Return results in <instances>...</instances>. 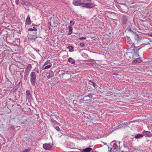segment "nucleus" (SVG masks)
<instances>
[{
	"instance_id": "12",
	"label": "nucleus",
	"mask_w": 152,
	"mask_h": 152,
	"mask_svg": "<svg viewBox=\"0 0 152 152\" xmlns=\"http://www.w3.org/2000/svg\"><path fill=\"white\" fill-rule=\"evenodd\" d=\"M92 150V148L90 147H88L83 149L82 152H90Z\"/></svg>"
},
{
	"instance_id": "42",
	"label": "nucleus",
	"mask_w": 152,
	"mask_h": 152,
	"mask_svg": "<svg viewBox=\"0 0 152 152\" xmlns=\"http://www.w3.org/2000/svg\"><path fill=\"white\" fill-rule=\"evenodd\" d=\"M137 37L136 39H137V38H138V39H139V37L137 35Z\"/></svg>"
},
{
	"instance_id": "9",
	"label": "nucleus",
	"mask_w": 152,
	"mask_h": 152,
	"mask_svg": "<svg viewBox=\"0 0 152 152\" xmlns=\"http://www.w3.org/2000/svg\"><path fill=\"white\" fill-rule=\"evenodd\" d=\"M127 20L128 19L127 16L126 15H123L122 19V24L124 25L126 24L127 22Z\"/></svg>"
},
{
	"instance_id": "3",
	"label": "nucleus",
	"mask_w": 152,
	"mask_h": 152,
	"mask_svg": "<svg viewBox=\"0 0 152 152\" xmlns=\"http://www.w3.org/2000/svg\"><path fill=\"white\" fill-rule=\"evenodd\" d=\"M108 151L109 152H121L120 147L119 148H118V145L115 143L113 144L112 147L110 148V150H109Z\"/></svg>"
},
{
	"instance_id": "32",
	"label": "nucleus",
	"mask_w": 152,
	"mask_h": 152,
	"mask_svg": "<svg viewBox=\"0 0 152 152\" xmlns=\"http://www.w3.org/2000/svg\"><path fill=\"white\" fill-rule=\"evenodd\" d=\"M70 24L71 26H73L74 24V23L72 21V20H71L69 23Z\"/></svg>"
},
{
	"instance_id": "38",
	"label": "nucleus",
	"mask_w": 152,
	"mask_h": 152,
	"mask_svg": "<svg viewBox=\"0 0 152 152\" xmlns=\"http://www.w3.org/2000/svg\"><path fill=\"white\" fill-rule=\"evenodd\" d=\"M129 31H130L132 32H133V31H132L131 28L130 27L128 29Z\"/></svg>"
},
{
	"instance_id": "21",
	"label": "nucleus",
	"mask_w": 152,
	"mask_h": 152,
	"mask_svg": "<svg viewBox=\"0 0 152 152\" xmlns=\"http://www.w3.org/2000/svg\"><path fill=\"white\" fill-rule=\"evenodd\" d=\"M139 57L136 58L137 59H135L133 60V62L134 63H135V62H137L140 63L141 61V60L138 58Z\"/></svg>"
},
{
	"instance_id": "41",
	"label": "nucleus",
	"mask_w": 152,
	"mask_h": 152,
	"mask_svg": "<svg viewBox=\"0 0 152 152\" xmlns=\"http://www.w3.org/2000/svg\"><path fill=\"white\" fill-rule=\"evenodd\" d=\"M90 101V102H91V100L90 99H89V100H86V101Z\"/></svg>"
},
{
	"instance_id": "48",
	"label": "nucleus",
	"mask_w": 152,
	"mask_h": 152,
	"mask_svg": "<svg viewBox=\"0 0 152 152\" xmlns=\"http://www.w3.org/2000/svg\"><path fill=\"white\" fill-rule=\"evenodd\" d=\"M148 45V44H145V45Z\"/></svg>"
},
{
	"instance_id": "2",
	"label": "nucleus",
	"mask_w": 152,
	"mask_h": 152,
	"mask_svg": "<svg viewBox=\"0 0 152 152\" xmlns=\"http://www.w3.org/2000/svg\"><path fill=\"white\" fill-rule=\"evenodd\" d=\"M30 80L31 84L33 86H34L36 83V76L34 72H31L30 74Z\"/></svg>"
},
{
	"instance_id": "30",
	"label": "nucleus",
	"mask_w": 152,
	"mask_h": 152,
	"mask_svg": "<svg viewBox=\"0 0 152 152\" xmlns=\"http://www.w3.org/2000/svg\"><path fill=\"white\" fill-rule=\"evenodd\" d=\"M55 129L57 131H60V128L58 126H57L55 127Z\"/></svg>"
},
{
	"instance_id": "33",
	"label": "nucleus",
	"mask_w": 152,
	"mask_h": 152,
	"mask_svg": "<svg viewBox=\"0 0 152 152\" xmlns=\"http://www.w3.org/2000/svg\"><path fill=\"white\" fill-rule=\"evenodd\" d=\"M91 85H92L94 87H95L96 85V83L94 82H92V84H91Z\"/></svg>"
},
{
	"instance_id": "23",
	"label": "nucleus",
	"mask_w": 152,
	"mask_h": 152,
	"mask_svg": "<svg viewBox=\"0 0 152 152\" xmlns=\"http://www.w3.org/2000/svg\"><path fill=\"white\" fill-rule=\"evenodd\" d=\"M28 75L24 74V75L23 79L24 80L26 81L27 80L28 76Z\"/></svg>"
},
{
	"instance_id": "13",
	"label": "nucleus",
	"mask_w": 152,
	"mask_h": 152,
	"mask_svg": "<svg viewBox=\"0 0 152 152\" xmlns=\"http://www.w3.org/2000/svg\"><path fill=\"white\" fill-rule=\"evenodd\" d=\"M68 61L71 64H75V60L71 58L68 59Z\"/></svg>"
},
{
	"instance_id": "37",
	"label": "nucleus",
	"mask_w": 152,
	"mask_h": 152,
	"mask_svg": "<svg viewBox=\"0 0 152 152\" xmlns=\"http://www.w3.org/2000/svg\"><path fill=\"white\" fill-rule=\"evenodd\" d=\"M33 30L34 31H37V29L35 27H33Z\"/></svg>"
},
{
	"instance_id": "14",
	"label": "nucleus",
	"mask_w": 152,
	"mask_h": 152,
	"mask_svg": "<svg viewBox=\"0 0 152 152\" xmlns=\"http://www.w3.org/2000/svg\"><path fill=\"white\" fill-rule=\"evenodd\" d=\"M21 4L23 6L25 5L27 6L30 4V3L28 2L25 1H22Z\"/></svg>"
},
{
	"instance_id": "4",
	"label": "nucleus",
	"mask_w": 152,
	"mask_h": 152,
	"mask_svg": "<svg viewBox=\"0 0 152 152\" xmlns=\"http://www.w3.org/2000/svg\"><path fill=\"white\" fill-rule=\"evenodd\" d=\"M39 36V34H37V33L35 32L34 33V34L33 35H32L31 34H28L27 36L28 38V40L30 41H32L35 40L36 38H38Z\"/></svg>"
},
{
	"instance_id": "49",
	"label": "nucleus",
	"mask_w": 152,
	"mask_h": 152,
	"mask_svg": "<svg viewBox=\"0 0 152 152\" xmlns=\"http://www.w3.org/2000/svg\"><path fill=\"white\" fill-rule=\"evenodd\" d=\"M151 35H152V34H151Z\"/></svg>"
},
{
	"instance_id": "45",
	"label": "nucleus",
	"mask_w": 152,
	"mask_h": 152,
	"mask_svg": "<svg viewBox=\"0 0 152 152\" xmlns=\"http://www.w3.org/2000/svg\"><path fill=\"white\" fill-rule=\"evenodd\" d=\"M91 0H87L88 1H90Z\"/></svg>"
},
{
	"instance_id": "29",
	"label": "nucleus",
	"mask_w": 152,
	"mask_h": 152,
	"mask_svg": "<svg viewBox=\"0 0 152 152\" xmlns=\"http://www.w3.org/2000/svg\"><path fill=\"white\" fill-rule=\"evenodd\" d=\"M78 39L80 40H82V39H86V37H79L78 38Z\"/></svg>"
},
{
	"instance_id": "10",
	"label": "nucleus",
	"mask_w": 152,
	"mask_h": 152,
	"mask_svg": "<svg viewBox=\"0 0 152 152\" xmlns=\"http://www.w3.org/2000/svg\"><path fill=\"white\" fill-rule=\"evenodd\" d=\"M31 21L30 19L29 15H28L27 17L25 23L28 25H29L31 24Z\"/></svg>"
},
{
	"instance_id": "11",
	"label": "nucleus",
	"mask_w": 152,
	"mask_h": 152,
	"mask_svg": "<svg viewBox=\"0 0 152 152\" xmlns=\"http://www.w3.org/2000/svg\"><path fill=\"white\" fill-rule=\"evenodd\" d=\"M26 94L28 97L29 99L32 98V96L31 94V91H30L27 90L26 91Z\"/></svg>"
},
{
	"instance_id": "39",
	"label": "nucleus",
	"mask_w": 152,
	"mask_h": 152,
	"mask_svg": "<svg viewBox=\"0 0 152 152\" xmlns=\"http://www.w3.org/2000/svg\"><path fill=\"white\" fill-rule=\"evenodd\" d=\"M39 25H34V24H33L31 26H35L37 27V26H39Z\"/></svg>"
},
{
	"instance_id": "22",
	"label": "nucleus",
	"mask_w": 152,
	"mask_h": 152,
	"mask_svg": "<svg viewBox=\"0 0 152 152\" xmlns=\"http://www.w3.org/2000/svg\"><path fill=\"white\" fill-rule=\"evenodd\" d=\"M94 95L93 94H88V95L85 96L84 98H86L87 97H89V98L92 99L93 98V95Z\"/></svg>"
},
{
	"instance_id": "40",
	"label": "nucleus",
	"mask_w": 152,
	"mask_h": 152,
	"mask_svg": "<svg viewBox=\"0 0 152 152\" xmlns=\"http://www.w3.org/2000/svg\"><path fill=\"white\" fill-rule=\"evenodd\" d=\"M34 50H35V51H36L37 52H39V50H38V49H34Z\"/></svg>"
},
{
	"instance_id": "31",
	"label": "nucleus",
	"mask_w": 152,
	"mask_h": 152,
	"mask_svg": "<svg viewBox=\"0 0 152 152\" xmlns=\"http://www.w3.org/2000/svg\"><path fill=\"white\" fill-rule=\"evenodd\" d=\"M80 45L81 46L83 47H84L85 45L84 43L82 42V43H81L80 44Z\"/></svg>"
},
{
	"instance_id": "18",
	"label": "nucleus",
	"mask_w": 152,
	"mask_h": 152,
	"mask_svg": "<svg viewBox=\"0 0 152 152\" xmlns=\"http://www.w3.org/2000/svg\"><path fill=\"white\" fill-rule=\"evenodd\" d=\"M143 137L142 134H138L135 136V137L136 139H139Z\"/></svg>"
},
{
	"instance_id": "34",
	"label": "nucleus",
	"mask_w": 152,
	"mask_h": 152,
	"mask_svg": "<svg viewBox=\"0 0 152 152\" xmlns=\"http://www.w3.org/2000/svg\"><path fill=\"white\" fill-rule=\"evenodd\" d=\"M19 1V0H16V1H15V2L16 4L17 5H18L19 4V3H18Z\"/></svg>"
},
{
	"instance_id": "15",
	"label": "nucleus",
	"mask_w": 152,
	"mask_h": 152,
	"mask_svg": "<svg viewBox=\"0 0 152 152\" xmlns=\"http://www.w3.org/2000/svg\"><path fill=\"white\" fill-rule=\"evenodd\" d=\"M53 76V72L52 71L50 70V71L49 75L47 76L48 78H50Z\"/></svg>"
},
{
	"instance_id": "25",
	"label": "nucleus",
	"mask_w": 152,
	"mask_h": 152,
	"mask_svg": "<svg viewBox=\"0 0 152 152\" xmlns=\"http://www.w3.org/2000/svg\"><path fill=\"white\" fill-rule=\"evenodd\" d=\"M30 71L29 70L26 69L25 70V73H24V74L29 75Z\"/></svg>"
},
{
	"instance_id": "26",
	"label": "nucleus",
	"mask_w": 152,
	"mask_h": 152,
	"mask_svg": "<svg viewBox=\"0 0 152 152\" xmlns=\"http://www.w3.org/2000/svg\"><path fill=\"white\" fill-rule=\"evenodd\" d=\"M50 60H48L44 64L43 66H45L46 65H47L48 64H49L50 62Z\"/></svg>"
},
{
	"instance_id": "20",
	"label": "nucleus",
	"mask_w": 152,
	"mask_h": 152,
	"mask_svg": "<svg viewBox=\"0 0 152 152\" xmlns=\"http://www.w3.org/2000/svg\"><path fill=\"white\" fill-rule=\"evenodd\" d=\"M31 68H32L31 65L30 64H29L27 66L26 69L28 70H29L30 71H31Z\"/></svg>"
},
{
	"instance_id": "46",
	"label": "nucleus",
	"mask_w": 152,
	"mask_h": 152,
	"mask_svg": "<svg viewBox=\"0 0 152 152\" xmlns=\"http://www.w3.org/2000/svg\"><path fill=\"white\" fill-rule=\"evenodd\" d=\"M129 42H131V41H129Z\"/></svg>"
},
{
	"instance_id": "1",
	"label": "nucleus",
	"mask_w": 152,
	"mask_h": 152,
	"mask_svg": "<svg viewBox=\"0 0 152 152\" xmlns=\"http://www.w3.org/2000/svg\"><path fill=\"white\" fill-rule=\"evenodd\" d=\"M142 47H141L137 49V47H135L133 49L129 48L128 51L125 53L124 56L127 59L131 60L139 57L137 52Z\"/></svg>"
},
{
	"instance_id": "19",
	"label": "nucleus",
	"mask_w": 152,
	"mask_h": 152,
	"mask_svg": "<svg viewBox=\"0 0 152 152\" xmlns=\"http://www.w3.org/2000/svg\"><path fill=\"white\" fill-rule=\"evenodd\" d=\"M67 48L69 49V51L70 52H72L74 50V47L70 46L67 47Z\"/></svg>"
},
{
	"instance_id": "5",
	"label": "nucleus",
	"mask_w": 152,
	"mask_h": 152,
	"mask_svg": "<svg viewBox=\"0 0 152 152\" xmlns=\"http://www.w3.org/2000/svg\"><path fill=\"white\" fill-rule=\"evenodd\" d=\"M82 6L87 8H91L94 7V5L90 3H82Z\"/></svg>"
},
{
	"instance_id": "16",
	"label": "nucleus",
	"mask_w": 152,
	"mask_h": 152,
	"mask_svg": "<svg viewBox=\"0 0 152 152\" xmlns=\"http://www.w3.org/2000/svg\"><path fill=\"white\" fill-rule=\"evenodd\" d=\"M67 147L69 148L74 149L75 148V145L72 142L70 143V145H68Z\"/></svg>"
},
{
	"instance_id": "35",
	"label": "nucleus",
	"mask_w": 152,
	"mask_h": 152,
	"mask_svg": "<svg viewBox=\"0 0 152 152\" xmlns=\"http://www.w3.org/2000/svg\"><path fill=\"white\" fill-rule=\"evenodd\" d=\"M127 124V122H124V123L123 124H120L119 125V126H120V125H121L122 126V125H126V124Z\"/></svg>"
},
{
	"instance_id": "44",
	"label": "nucleus",
	"mask_w": 152,
	"mask_h": 152,
	"mask_svg": "<svg viewBox=\"0 0 152 152\" xmlns=\"http://www.w3.org/2000/svg\"><path fill=\"white\" fill-rule=\"evenodd\" d=\"M104 145H107V143H105H105H104Z\"/></svg>"
},
{
	"instance_id": "17",
	"label": "nucleus",
	"mask_w": 152,
	"mask_h": 152,
	"mask_svg": "<svg viewBox=\"0 0 152 152\" xmlns=\"http://www.w3.org/2000/svg\"><path fill=\"white\" fill-rule=\"evenodd\" d=\"M68 28L69 29V32L68 33V34L70 35L72 32V27L71 26H69Z\"/></svg>"
},
{
	"instance_id": "47",
	"label": "nucleus",
	"mask_w": 152,
	"mask_h": 152,
	"mask_svg": "<svg viewBox=\"0 0 152 152\" xmlns=\"http://www.w3.org/2000/svg\"><path fill=\"white\" fill-rule=\"evenodd\" d=\"M108 148L109 149V147L108 146Z\"/></svg>"
},
{
	"instance_id": "27",
	"label": "nucleus",
	"mask_w": 152,
	"mask_h": 152,
	"mask_svg": "<svg viewBox=\"0 0 152 152\" xmlns=\"http://www.w3.org/2000/svg\"><path fill=\"white\" fill-rule=\"evenodd\" d=\"M35 72L37 73H39V69L38 68H35L33 70Z\"/></svg>"
},
{
	"instance_id": "8",
	"label": "nucleus",
	"mask_w": 152,
	"mask_h": 152,
	"mask_svg": "<svg viewBox=\"0 0 152 152\" xmlns=\"http://www.w3.org/2000/svg\"><path fill=\"white\" fill-rule=\"evenodd\" d=\"M82 3L80 0H74L73 2V4L75 6H78L82 4Z\"/></svg>"
},
{
	"instance_id": "6",
	"label": "nucleus",
	"mask_w": 152,
	"mask_h": 152,
	"mask_svg": "<svg viewBox=\"0 0 152 152\" xmlns=\"http://www.w3.org/2000/svg\"><path fill=\"white\" fill-rule=\"evenodd\" d=\"M143 137L144 136L147 137H150L152 136V134L150 132L144 131L142 132Z\"/></svg>"
},
{
	"instance_id": "24",
	"label": "nucleus",
	"mask_w": 152,
	"mask_h": 152,
	"mask_svg": "<svg viewBox=\"0 0 152 152\" xmlns=\"http://www.w3.org/2000/svg\"><path fill=\"white\" fill-rule=\"evenodd\" d=\"M51 66H52V64H50V65H48V66H46L43 69L44 70V69H47L48 68H49L51 67Z\"/></svg>"
},
{
	"instance_id": "7",
	"label": "nucleus",
	"mask_w": 152,
	"mask_h": 152,
	"mask_svg": "<svg viewBox=\"0 0 152 152\" xmlns=\"http://www.w3.org/2000/svg\"><path fill=\"white\" fill-rule=\"evenodd\" d=\"M43 148L45 149H49L52 147V145L50 143L44 144L43 145Z\"/></svg>"
},
{
	"instance_id": "36",
	"label": "nucleus",
	"mask_w": 152,
	"mask_h": 152,
	"mask_svg": "<svg viewBox=\"0 0 152 152\" xmlns=\"http://www.w3.org/2000/svg\"><path fill=\"white\" fill-rule=\"evenodd\" d=\"M28 30L30 31H33V28H29L28 29Z\"/></svg>"
},
{
	"instance_id": "28",
	"label": "nucleus",
	"mask_w": 152,
	"mask_h": 152,
	"mask_svg": "<svg viewBox=\"0 0 152 152\" xmlns=\"http://www.w3.org/2000/svg\"><path fill=\"white\" fill-rule=\"evenodd\" d=\"M50 121L51 123H56L57 122H56V121L55 120H54V119L51 118L50 120Z\"/></svg>"
},
{
	"instance_id": "43",
	"label": "nucleus",
	"mask_w": 152,
	"mask_h": 152,
	"mask_svg": "<svg viewBox=\"0 0 152 152\" xmlns=\"http://www.w3.org/2000/svg\"><path fill=\"white\" fill-rule=\"evenodd\" d=\"M89 82H91V83H92V82H93L92 81V80H90L89 81Z\"/></svg>"
}]
</instances>
